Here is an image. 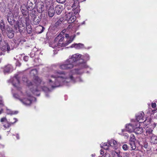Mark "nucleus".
I'll return each mask as SVG.
<instances>
[{
  "instance_id": "obj_14",
  "label": "nucleus",
  "mask_w": 157,
  "mask_h": 157,
  "mask_svg": "<svg viewBox=\"0 0 157 157\" xmlns=\"http://www.w3.org/2000/svg\"><path fill=\"white\" fill-rule=\"evenodd\" d=\"M20 100L24 105H29L31 103V97L30 96L28 98H25L22 99H20Z\"/></svg>"
},
{
  "instance_id": "obj_18",
  "label": "nucleus",
  "mask_w": 157,
  "mask_h": 157,
  "mask_svg": "<svg viewBox=\"0 0 157 157\" xmlns=\"http://www.w3.org/2000/svg\"><path fill=\"white\" fill-rule=\"evenodd\" d=\"M13 70L12 66L10 65H8L6 66L4 69V73L5 74L11 72Z\"/></svg>"
},
{
  "instance_id": "obj_58",
  "label": "nucleus",
  "mask_w": 157,
  "mask_h": 157,
  "mask_svg": "<svg viewBox=\"0 0 157 157\" xmlns=\"http://www.w3.org/2000/svg\"><path fill=\"white\" fill-rule=\"evenodd\" d=\"M2 138L1 136L0 135V139H1Z\"/></svg>"
},
{
  "instance_id": "obj_24",
  "label": "nucleus",
  "mask_w": 157,
  "mask_h": 157,
  "mask_svg": "<svg viewBox=\"0 0 157 157\" xmlns=\"http://www.w3.org/2000/svg\"><path fill=\"white\" fill-rule=\"evenodd\" d=\"M63 7L61 6H57L55 7V10L56 13L58 14H60L62 12L63 10Z\"/></svg>"
},
{
  "instance_id": "obj_20",
  "label": "nucleus",
  "mask_w": 157,
  "mask_h": 157,
  "mask_svg": "<svg viewBox=\"0 0 157 157\" xmlns=\"http://www.w3.org/2000/svg\"><path fill=\"white\" fill-rule=\"evenodd\" d=\"M84 46L83 44L81 43H75L71 45V48H74L78 49L82 48H84Z\"/></svg>"
},
{
  "instance_id": "obj_12",
  "label": "nucleus",
  "mask_w": 157,
  "mask_h": 157,
  "mask_svg": "<svg viewBox=\"0 0 157 157\" xmlns=\"http://www.w3.org/2000/svg\"><path fill=\"white\" fill-rule=\"evenodd\" d=\"M136 123L134 122L132 123L127 124L126 125V130L129 132H134Z\"/></svg>"
},
{
  "instance_id": "obj_2",
  "label": "nucleus",
  "mask_w": 157,
  "mask_h": 157,
  "mask_svg": "<svg viewBox=\"0 0 157 157\" xmlns=\"http://www.w3.org/2000/svg\"><path fill=\"white\" fill-rule=\"evenodd\" d=\"M73 24L69 25L67 29L69 31V34H64L65 37H62L61 34L59 35L55 39L54 41L51 44L50 46L53 48H58L61 47L65 46L71 43L75 37L76 35L75 33L76 31V29L74 27Z\"/></svg>"
},
{
  "instance_id": "obj_54",
  "label": "nucleus",
  "mask_w": 157,
  "mask_h": 157,
  "mask_svg": "<svg viewBox=\"0 0 157 157\" xmlns=\"http://www.w3.org/2000/svg\"><path fill=\"white\" fill-rule=\"evenodd\" d=\"M2 54H3V53L2 52H1V53L0 52V55H1Z\"/></svg>"
},
{
  "instance_id": "obj_42",
  "label": "nucleus",
  "mask_w": 157,
  "mask_h": 157,
  "mask_svg": "<svg viewBox=\"0 0 157 157\" xmlns=\"http://www.w3.org/2000/svg\"><path fill=\"white\" fill-rule=\"evenodd\" d=\"M28 59L29 57L28 56H25L24 57V60L25 61H27L28 60Z\"/></svg>"
},
{
  "instance_id": "obj_5",
  "label": "nucleus",
  "mask_w": 157,
  "mask_h": 157,
  "mask_svg": "<svg viewBox=\"0 0 157 157\" xmlns=\"http://www.w3.org/2000/svg\"><path fill=\"white\" fill-rule=\"evenodd\" d=\"M82 55L79 53H76L71 56H70L69 58L73 62V63L76 65H77V63L76 64V62L81 60Z\"/></svg>"
},
{
  "instance_id": "obj_25",
  "label": "nucleus",
  "mask_w": 157,
  "mask_h": 157,
  "mask_svg": "<svg viewBox=\"0 0 157 157\" xmlns=\"http://www.w3.org/2000/svg\"><path fill=\"white\" fill-rule=\"evenodd\" d=\"M150 138V142L151 144H157V136L154 134Z\"/></svg>"
},
{
  "instance_id": "obj_34",
  "label": "nucleus",
  "mask_w": 157,
  "mask_h": 157,
  "mask_svg": "<svg viewBox=\"0 0 157 157\" xmlns=\"http://www.w3.org/2000/svg\"><path fill=\"white\" fill-rule=\"evenodd\" d=\"M17 113V111H12L10 110H7V113L8 114H16Z\"/></svg>"
},
{
  "instance_id": "obj_46",
  "label": "nucleus",
  "mask_w": 157,
  "mask_h": 157,
  "mask_svg": "<svg viewBox=\"0 0 157 157\" xmlns=\"http://www.w3.org/2000/svg\"><path fill=\"white\" fill-rule=\"evenodd\" d=\"M100 153L101 155H102L104 153V151L103 150L101 149L100 151Z\"/></svg>"
},
{
  "instance_id": "obj_6",
  "label": "nucleus",
  "mask_w": 157,
  "mask_h": 157,
  "mask_svg": "<svg viewBox=\"0 0 157 157\" xmlns=\"http://www.w3.org/2000/svg\"><path fill=\"white\" fill-rule=\"evenodd\" d=\"M66 16V20L69 23L73 22L76 19V17L74 15V14H73L72 12L67 13Z\"/></svg>"
},
{
  "instance_id": "obj_1",
  "label": "nucleus",
  "mask_w": 157,
  "mask_h": 157,
  "mask_svg": "<svg viewBox=\"0 0 157 157\" xmlns=\"http://www.w3.org/2000/svg\"><path fill=\"white\" fill-rule=\"evenodd\" d=\"M84 69L78 68L69 72L59 70H53L47 76V83L52 88L69 86L71 83L82 82L83 80L80 77H75V74L82 75Z\"/></svg>"
},
{
  "instance_id": "obj_52",
  "label": "nucleus",
  "mask_w": 157,
  "mask_h": 157,
  "mask_svg": "<svg viewBox=\"0 0 157 157\" xmlns=\"http://www.w3.org/2000/svg\"><path fill=\"white\" fill-rule=\"evenodd\" d=\"M16 137H17V139H19V136L18 135H17V136H16Z\"/></svg>"
},
{
  "instance_id": "obj_48",
  "label": "nucleus",
  "mask_w": 157,
  "mask_h": 157,
  "mask_svg": "<svg viewBox=\"0 0 157 157\" xmlns=\"http://www.w3.org/2000/svg\"><path fill=\"white\" fill-rule=\"evenodd\" d=\"M2 37L1 36V34L0 33V44L2 43Z\"/></svg>"
},
{
  "instance_id": "obj_8",
  "label": "nucleus",
  "mask_w": 157,
  "mask_h": 157,
  "mask_svg": "<svg viewBox=\"0 0 157 157\" xmlns=\"http://www.w3.org/2000/svg\"><path fill=\"white\" fill-rule=\"evenodd\" d=\"M14 119L15 120V121L13 123L11 122L9 123L6 117H3L1 119L0 122L3 124L5 128H8L9 127L11 124H14L17 121L16 119L14 118Z\"/></svg>"
},
{
  "instance_id": "obj_23",
  "label": "nucleus",
  "mask_w": 157,
  "mask_h": 157,
  "mask_svg": "<svg viewBox=\"0 0 157 157\" xmlns=\"http://www.w3.org/2000/svg\"><path fill=\"white\" fill-rule=\"evenodd\" d=\"M27 8L25 5L22 6L21 7V10L22 13L24 15H26L28 13Z\"/></svg>"
},
{
  "instance_id": "obj_15",
  "label": "nucleus",
  "mask_w": 157,
  "mask_h": 157,
  "mask_svg": "<svg viewBox=\"0 0 157 157\" xmlns=\"http://www.w3.org/2000/svg\"><path fill=\"white\" fill-rule=\"evenodd\" d=\"M110 147H112L114 149L117 148V144L116 141L113 139H111L108 141Z\"/></svg>"
},
{
  "instance_id": "obj_45",
  "label": "nucleus",
  "mask_w": 157,
  "mask_h": 157,
  "mask_svg": "<svg viewBox=\"0 0 157 157\" xmlns=\"http://www.w3.org/2000/svg\"><path fill=\"white\" fill-rule=\"evenodd\" d=\"M33 0H29L28 1V4H30V3H31L32 5H33V3L32 2V1Z\"/></svg>"
},
{
  "instance_id": "obj_37",
  "label": "nucleus",
  "mask_w": 157,
  "mask_h": 157,
  "mask_svg": "<svg viewBox=\"0 0 157 157\" xmlns=\"http://www.w3.org/2000/svg\"><path fill=\"white\" fill-rule=\"evenodd\" d=\"M40 4L41 6L40 7V9H41V13H42V11H44L45 10L44 3L43 2H41V3H40Z\"/></svg>"
},
{
  "instance_id": "obj_29",
  "label": "nucleus",
  "mask_w": 157,
  "mask_h": 157,
  "mask_svg": "<svg viewBox=\"0 0 157 157\" xmlns=\"http://www.w3.org/2000/svg\"><path fill=\"white\" fill-rule=\"evenodd\" d=\"M101 146L102 147L105 149L108 150L109 149V142L108 143H105L101 145Z\"/></svg>"
},
{
  "instance_id": "obj_33",
  "label": "nucleus",
  "mask_w": 157,
  "mask_h": 157,
  "mask_svg": "<svg viewBox=\"0 0 157 157\" xmlns=\"http://www.w3.org/2000/svg\"><path fill=\"white\" fill-rule=\"evenodd\" d=\"M38 73V71L36 69H33L31 71L30 74L31 75L36 76Z\"/></svg>"
},
{
  "instance_id": "obj_56",
  "label": "nucleus",
  "mask_w": 157,
  "mask_h": 157,
  "mask_svg": "<svg viewBox=\"0 0 157 157\" xmlns=\"http://www.w3.org/2000/svg\"><path fill=\"white\" fill-rule=\"evenodd\" d=\"M1 146H2L3 147H4V145H2Z\"/></svg>"
},
{
  "instance_id": "obj_32",
  "label": "nucleus",
  "mask_w": 157,
  "mask_h": 157,
  "mask_svg": "<svg viewBox=\"0 0 157 157\" xmlns=\"http://www.w3.org/2000/svg\"><path fill=\"white\" fill-rule=\"evenodd\" d=\"M116 153L117 154V157H123V153H122L120 151H113V153Z\"/></svg>"
},
{
  "instance_id": "obj_31",
  "label": "nucleus",
  "mask_w": 157,
  "mask_h": 157,
  "mask_svg": "<svg viewBox=\"0 0 157 157\" xmlns=\"http://www.w3.org/2000/svg\"><path fill=\"white\" fill-rule=\"evenodd\" d=\"M129 144L131 147V150H134L136 148V146L135 144V142H130Z\"/></svg>"
},
{
  "instance_id": "obj_13",
  "label": "nucleus",
  "mask_w": 157,
  "mask_h": 157,
  "mask_svg": "<svg viewBox=\"0 0 157 157\" xmlns=\"http://www.w3.org/2000/svg\"><path fill=\"white\" fill-rule=\"evenodd\" d=\"M137 134H141L143 132V129L142 128L140 127V124L137 122L136 124L134 132Z\"/></svg>"
},
{
  "instance_id": "obj_28",
  "label": "nucleus",
  "mask_w": 157,
  "mask_h": 157,
  "mask_svg": "<svg viewBox=\"0 0 157 157\" xmlns=\"http://www.w3.org/2000/svg\"><path fill=\"white\" fill-rule=\"evenodd\" d=\"M41 83H40V84H41V86H40V89L41 88V89L45 92L49 91L50 90L48 87L45 86V85L44 86H42L41 85Z\"/></svg>"
},
{
  "instance_id": "obj_57",
  "label": "nucleus",
  "mask_w": 157,
  "mask_h": 157,
  "mask_svg": "<svg viewBox=\"0 0 157 157\" xmlns=\"http://www.w3.org/2000/svg\"><path fill=\"white\" fill-rule=\"evenodd\" d=\"M145 148H147V146L145 145Z\"/></svg>"
},
{
  "instance_id": "obj_22",
  "label": "nucleus",
  "mask_w": 157,
  "mask_h": 157,
  "mask_svg": "<svg viewBox=\"0 0 157 157\" xmlns=\"http://www.w3.org/2000/svg\"><path fill=\"white\" fill-rule=\"evenodd\" d=\"M0 29H1L2 33H6L4 22L3 19L1 20V21L0 22Z\"/></svg>"
},
{
  "instance_id": "obj_10",
  "label": "nucleus",
  "mask_w": 157,
  "mask_h": 157,
  "mask_svg": "<svg viewBox=\"0 0 157 157\" xmlns=\"http://www.w3.org/2000/svg\"><path fill=\"white\" fill-rule=\"evenodd\" d=\"M144 113L143 112L139 113L136 116V121H134L136 123L137 122L140 123L144 122L146 120V119H144Z\"/></svg>"
},
{
  "instance_id": "obj_16",
  "label": "nucleus",
  "mask_w": 157,
  "mask_h": 157,
  "mask_svg": "<svg viewBox=\"0 0 157 157\" xmlns=\"http://www.w3.org/2000/svg\"><path fill=\"white\" fill-rule=\"evenodd\" d=\"M153 130L151 128H147L146 129L145 136L147 138H150L154 134L152 133Z\"/></svg>"
},
{
  "instance_id": "obj_43",
  "label": "nucleus",
  "mask_w": 157,
  "mask_h": 157,
  "mask_svg": "<svg viewBox=\"0 0 157 157\" xmlns=\"http://www.w3.org/2000/svg\"><path fill=\"white\" fill-rule=\"evenodd\" d=\"M40 27L42 29L40 32V33H42L43 32L44 30L45 29V28L44 27L41 26L40 25Z\"/></svg>"
},
{
  "instance_id": "obj_59",
  "label": "nucleus",
  "mask_w": 157,
  "mask_h": 157,
  "mask_svg": "<svg viewBox=\"0 0 157 157\" xmlns=\"http://www.w3.org/2000/svg\"><path fill=\"white\" fill-rule=\"evenodd\" d=\"M46 96H48V95L46 94Z\"/></svg>"
},
{
  "instance_id": "obj_27",
  "label": "nucleus",
  "mask_w": 157,
  "mask_h": 157,
  "mask_svg": "<svg viewBox=\"0 0 157 157\" xmlns=\"http://www.w3.org/2000/svg\"><path fill=\"white\" fill-rule=\"evenodd\" d=\"M17 25L18 27V30L20 32L23 31V30L24 29H25V27L23 24H20L18 22H17Z\"/></svg>"
},
{
  "instance_id": "obj_21",
  "label": "nucleus",
  "mask_w": 157,
  "mask_h": 157,
  "mask_svg": "<svg viewBox=\"0 0 157 157\" xmlns=\"http://www.w3.org/2000/svg\"><path fill=\"white\" fill-rule=\"evenodd\" d=\"M12 83L13 85L15 86H17L19 83V79L18 78V75H16L13 78Z\"/></svg>"
},
{
  "instance_id": "obj_44",
  "label": "nucleus",
  "mask_w": 157,
  "mask_h": 157,
  "mask_svg": "<svg viewBox=\"0 0 157 157\" xmlns=\"http://www.w3.org/2000/svg\"><path fill=\"white\" fill-rule=\"evenodd\" d=\"M151 106L153 108H155L156 107V104L155 103H152L151 104Z\"/></svg>"
},
{
  "instance_id": "obj_51",
  "label": "nucleus",
  "mask_w": 157,
  "mask_h": 157,
  "mask_svg": "<svg viewBox=\"0 0 157 157\" xmlns=\"http://www.w3.org/2000/svg\"><path fill=\"white\" fill-rule=\"evenodd\" d=\"M3 111V110L2 109H1L0 110V114L2 113Z\"/></svg>"
},
{
  "instance_id": "obj_41",
  "label": "nucleus",
  "mask_w": 157,
  "mask_h": 157,
  "mask_svg": "<svg viewBox=\"0 0 157 157\" xmlns=\"http://www.w3.org/2000/svg\"><path fill=\"white\" fill-rule=\"evenodd\" d=\"M29 28V27H28L27 28H26L27 29V33L29 34L32 31V29L31 28H29V29H28V28Z\"/></svg>"
},
{
  "instance_id": "obj_4",
  "label": "nucleus",
  "mask_w": 157,
  "mask_h": 157,
  "mask_svg": "<svg viewBox=\"0 0 157 157\" xmlns=\"http://www.w3.org/2000/svg\"><path fill=\"white\" fill-rule=\"evenodd\" d=\"M90 59L89 54L87 53L83 54L82 55L81 60L82 61H80L77 63V66L79 68L84 69L88 67L86 64V62L88 61Z\"/></svg>"
},
{
  "instance_id": "obj_50",
  "label": "nucleus",
  "mask_w": 157,
  "mask_h": 157,
  "mask_svg": "<svg viewBox=\"0 0 157 157\" xmlns=\"http://www.w3.org/2000/svg\"><path fill=\"white\" fill-rule=\"evenodd\" d=\"M57 67V65L56 64L53 65L52 66V67L53 68H56Z\"/></svg>"
},
{
  "instance_id": "obj_40",
  "label": "nucleus",
  "mask_w": 157,
  "mask_h": 157,
  "mask_svg": "<svg viewBox=\"0 0 157 157\" xmlns=\"http://www.w3.org/2000/svg\"><path fill=\"white\" fill-rule=\"evenodd\" d=\"M56 1L58 2L63 3L65 2L66 0H56Z\"/></svg>"
},
{
  "instance_id": "obj_9",
  "label": "nucleus",
  "mask_w": 157,
  "mask_h": 157,
  "mask_svg": "<svg viewBox=\"0 0 157 157\" xmlns=\"http://www.w3.org/2000/svg\"><path fill=\"white\" fill-rule=\"evenodd\" d=\"M0 44L1 46V49L3 51V52H5L6 51L8 52L10 51V44L6 41H2Z\"/></svg>"
},
{
  "instance_id": "obj_30",
  "label": "nucleus",
  "mask_w": 157,
  "mask_h": 157,
  "mask_svg": "<svg viewBox=\"0 0 157 157\" xmlns=\"http://www.w3.org/2000/svg\"><path fill=\"white\" fill-rule=\"evenodd\" d=\"M125 130L122 129V132L121 133H119L120 135H122L124 137V138L125 139H127L129 137L128 134L126 133H125Z\"/></svg>"
},
{
  "instance_id": "obj_49",
  "label": "nucleus",
  "mask_w": 157,
  "mask_h": 157,
  "mask_svg": "<svg viewBox=\"0 0 157 157\" xmlns=\"http://www.w3.org/2000/svg\"><path fill=\"white\" fill-rule=\"evenodd\" d=\"M14 28L16 29V30H17V29L18 28V27H17V24L14 25Z\"/></svg>"
},
{
  "instance_id": "obj_3",
  "label": "nucleus",
  "mask_w": 157,
  "mask_h": 157,
  "mask_svg": "<svg viewBox=\"0 0 157 157\" xmlns=\"http://www.w3.org/2000/svg\"><path fill=\"white\" fill-rule=\"evenodd\" d=\"M75 66H76V65L75 64L73 63V62L69 58L62 63L59 65V68L63 70H68L71 69Z\"/></svg>"
},
{
  "instance_id": "obj_17",
  "label": "nucleus",
  "mask_w": 157,
  "mask_h": 157,
  "mask_svg": "<svg viewBox=\"0 0 157 157\" xmlns=\"http://www.w3.org/2000/svg\"><path fill=\"white\" fill-rule=\"evenodd\" d=\"M6 29L7 33L6 32V33H7L9 38H12L14 36V31L10 27L7 28Z\"/></svg>"
},
{
  "instance_id": "obj_53",
  "label": "nucleus",
  "mask_w": 157,
  "mask_h": 157,
  "mask_svg": "<svg viewBox=\"0 0 157 157\" xmlns=\"http://www.w3.org/2000/svg\"><path fill=\"white\" fill-rule=\"evenodd\" d=\"M80 34V33H79V32H78L77 33H76V35H79Z\"/></svg>"
},
{
  "instance_id": "obj_36",
  "label": "nucleus",
  "mask_w": 157,
  "mask_h": 157,
  "mask_svg": "<svg viewBox=\"0 0 157 157\" xmlns=\"http://www.w3.org/2000/svg\"><path fill=\"white\" fill-rule=\"evenodd\" d=\"M122 148L125 151H127L129 148V147L126 144H124L122 146Z\"/></svg>"
},
{
  "instance_id": "obj_26",
  "label": "nucleus",
  "mask_w": 157,
  "mask_h": 157,
  "mask_svg": "<svg viewBox=\"0 0 157 157\" xmlns=\"http://www.w3.org/2000/svg\"><path fill=\"white\" fill-rule=\"evenodd\" d=\"M13 16L12 15H9L7 17V20L8 22L11 25H12L14 22Z\"/></svg>"
},
{
  "instance_id": "obj_55",
  "label": "nucleus",
  "mask_w": 157,
  "mask_h": 157,
  "mask_svg": "<svg viewBox=\"0 0 157 157\" xmlns=\"http://www.w3.org/2000/svg\"><path fill=\"white\" fill-rule=\"evenodd\" d=\"M94 155H95L94 154H93L91 155L93 157L94 156Z\"/></svg>"
},
{
  "instance_id": "obj_35",
  "label": "nucleus",
  "mask_w": 157,
  "mask_h": 157,
  "mask_svg": "<svg viewBox=\"0 0 157 157\" xmlns=\"http://www.w3.org/2000/svg\"><path fill=\"white\" fill-rule=\"evenodd\" d=\"M135 140L136 139H135L134 136L133 134H131L130 136L129 141L130 142H135Z\"/></svg>"
},
{
  "instance_id": "obj_7",
  "label": "nucleus",
  "mask_w": 157,
  "mask_h": 157,
  "mask_svg": "<svg viewBox=\"0 0 157 157\" xmlns=\"http://www.w3.org/2000/svg\"><path fill=\"white\" fill-rule=\"evenodd\" d=\"M72 8L75 14H77L80 11V6L78 0H74V2L72 6Z\"/></svg>"
},
{
  "instance_id": "obj_60",
  "label": "nucleus",
  "mask_w": 157,
  "mask_h": 157,
  "mask_svg": "<svg viewBox=\"0 0 157 157\" xmlns=\"http://www.w3.org/2000/svg\"><path fill=\"white\" fill-rule=\"evenodd\" d=\"M21 65V64H20L19 65V66H20Z\"/></svg>"
},
{
  "instance_id": "obj_19",
  "label": "nucleus",
  "mask_w": 157,
  "mask_h": 157,
  "mask_svg": "<svg viewBox=\"0 0 157 157\" xmlns=\"http://www.w3.org/2000/svg\"><path fill=\"white\" fill-rule=\"evenodd\" d=\"M55 13L54 7L53 6H51L48 10V16L50 17H52L54 16Z\"/></svg>"
},
{
  "instance_id": "obj_11",
  "label": "nucleus",
  "mask_w": 157,
  "mask_h": 157,
  "mask_svg": "<svg viewBox=\"0 0 157 157\" xmlns=\"http://www.w3.org/2000/svg\"><path fill=\"white\" fill-rule=\"evenodd\" d=\"M39 82L38 81H36V82L33 85V88L31 90L33 93L37 96H39Z\"/></svg>"
},
{
  "instance_id": "obj_39",
  "label": "nucleus",
  "mask_w": 157,
  "mask_h": 157,
  "mask_svg": "<svg viewBox=\"0 0 157 157\" xmlns=\"http://www.w3.org/2000/svg\"><path fill=\"white\" fill-rule=\"evenodd\" d=\"M34 21L35 22L34 23L36 25L38 24L39 23V20L38 19H37L36 17H35L34 18Z\"/></svg>"
},
{
  "instance_id": "obj_47",
  "label": "nucleus",
  "mask_w": 157,
  "mask_h": 157,
  "mask_svg": "<svg viewBox=\"0 0 157 157\" xmlns=\"http://www.w3.org/2000/svg\"><path fill=\"white\" fill-rule=\"evenodd\" d=\"M3 104V102L2 100V97L0 96V105Z\"/></svg>"
},
{
  "instance_id": "obj_38",
  "label": "nucleus",
  "mask_w": 157,
  "mask_h": 157,
  "mask_svg": "<svg viewBox=\"0 0 157 157\" xmlns=\"http://www.w3.org/2000/svg\"><path fill=\"white\" fill-rule=\"evenodd\" d=\"M123 157H130V154L129 152L123 153Z\"/></svg>"
}]
</instances>
